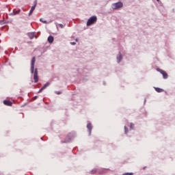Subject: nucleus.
I'll use <instances>...</instances> for the list:
<instances>
[{
	"label": "nucleus",
	"mask_w": 175,
	"mask_h": 175,
	"mask_svg": "<svg viewBox=\"0 0 175 175\" xmlns=\"http://www.w3.org/2000/svg\"><path fill=\"white\" fill-rule=\"evenodd\" d=\"M157 70L163 75V79H167V73L165 71L161 68H157Z\"/></svg>",
	"instance_id": "20e7f679"
},
{
	"label": "nucleus",
	"mask_w": 175,
	"mask_h": 175,
	"mask_svg": "<svg viewBox=\"0 0 175 175\" xmlns=\"http://www.w3.org/2000/svg\"><path fill=\"white\" fill-rule=\"evenodd\" d=\"M37 98H38V96H35V97H34V99H36Z\"/></svg>",
	"instance_id": "5701e85b"
},
{
	"label": "nucleus",
	"mask_w": 175,
	"mask_h": 175,
	"mask_svg": "<svg viewBox=\"0 0 175 175\" xmlns=\"http://www.w3.org/2000/svg\"><path fill=\"white\" fill-rule=\"evenodd\" d=\"M124 133H128V128L126 126H124Z\"/></svg>",
	"instance_id": "2eb2a0df"
},
{
	"label": "nucleus",
	"mask_w": 175,
	"mask_h": 175,
	"mask_svg": "<svg viewBox=\"0 0 175 175\" xmlns=\"http://www.w3.org/2000/svg\"><path fill=\"white\" fill-rule=\"evenodd\" d=\"M155 91H157V92H163V89L159 88H154Z\"/></svg>",
	"instance_id": "9b49d317"
},
{
	"label": "nucleus",
	"mask_w": 175,
	"mask_h": 175,
	"mask_svg": "<svg viewBox=\"0 0 175 175\" xmlns=\"http://www.w3.org/2000/svg\"><path fill=\"white\" fill-rule=\"evenodd\" d=\"M35 62H36V57H33L31 62V72L33 73L34 83H38L39 81V76H38V68L35 69Z\"/></svg>",
	"instance_id": "f257e3e1"
},
{
	"label": "nucleus",
	"mask_w": 175,
	"mask_h": 175,
	"mask_svg": "<svg viewBox=\"0 0 175 175\" xmlns=\"http://www.w3.org/2000/svg\"><path fill=\"white\" fill-rule=\"evenodd\" d=\"M3 103H4V105H5V106H12V105H13V103H12V101H10V100H5L3 101Z\"/></svg>",
	"instance_id": "423d86ee"
},
{
	"label": "nucleus",
	"mask_w": 175,
	"mask_h": 175,
	"mask_svg": "<svg viewBox=\"0 0 175 175\" xmlns=\"http://www.w3.org/2000/svg\"><path fill=\"white\" fill-rule=\"evenodd\" d=\"M157 2H159V0H157Z\"/></svg>",
	"instance_id": "b1692460"
},
{
	"label": "nucleus",
	"mask_w": 175,
	"mask_h": 175,
	"mask_svg": "<svg viewBox=\"0 0 175 175\" xmlns=\"http://www.w3.org/2000/svg\"><path fill=\"white\" fill-rule=\"evenodd\" d=\"M40 21H42V23H43L44 24H46L47 23L46 21H42V19H40Z\"/></svg>",
	"instance_id": "f3484780"
},
{
	"label": "nucleus",
	"mask_w": 175,
	"mask_h": 175,
	"mask_svg": "<svg viewBox=\"0 0 175 175\" xmlns=\"http://www.w3.org/2000/svg\"><path fill=\"white\" fill-rule=\"evenodd\" d=\"M118 63L120 64L121 62V59H122V55H120L118 57Z\"/></svg>",
	"instance_id": "ddd939ff"
},
{
	"label": "nucleus",
	"mask_w": 175,
	"mask_h": 175,
	"mask_svg": "<svg viewBox=\"0 0 175 175\" xmlns=\"http://www.w3.org/2000/svg\"><path fill=\"white\" fill-rule=\"evenodd\" d=\"M48 42L49 43H53L54 42V37L50 36L49 37H48Z\"/></svg>",
	"instance_id": "1a4fd4ad"
},
{
	"label": "nucleus",
	"mask_w": 175,
	"mask_h": 175,
	"mask_svg": "<svg viewBox=\"0 0 175 175\" xmlns=\"http://www.w3.org/2000/svg\"><path fill=\"white\" fill-rule=\"evenodd\" d=\"M122 175H133V173H132V172H126V173L123 174Z\"/></svg>",
	"instance_id": "4468645a"
},
{
	"label": "nucleus",
	"mask_w": 175,
	"mask_h": 175,
	"mask_svg": "<svg viewBox=\"0 0 175 175\" xmlns=\"http://www.w3.org/2000/svg\"><path fill=\"white\" fill-rule=\"evenodd\" d=\"M70 44H72V46H75V44H76V42H70Z\"/></svg>",
	"instance_id": "6ab92c4d"
},
{
	"label": "nucleus",
	"mask_w": 175,
	"mask_h": 175,
	"mask_svg": "<svg viewBox=\"0 0 175 175\" xmlns=\"http://www.w3.org/2000/svg\"><path fill=\"white\" fill-rule=\"evenodd\" d=\"M87 128L89 130L90 133H91V131H92V124H91V123H88Z\"/></svg>",
	"instance_id": "6e6552de"
},
{
	"label": "nucleus",
	"mask_w": 175,
	"mask_h": 175,
	"mask_svg": "<svg viewBox=\"0 0 175 175\" xmlns=\"http://www.w3.org/2000/svg\"><path fill=\"white\" fill-rule=\"evenodd\" d=\"M92 174H95V173H96V170H93L91 172Z\"/></svg>",
	"instance_id": "dca6fc26"
},
{
	"label": "nucleus",
	"mask_w": 175,
	"mask_h": 175,
	"mask_svg": "<svg viewBox=\"0 0 175 175\" xmlns=\"http://www.w3.org/2000/svg\"><path fill=\"white\" fill-rule=\"evenodd\" d=\"M20 12H21V10H18L17 11H13L12 13H11V16H16V14H20Z\"/></svg>",
	"instance_id": "0eeeda50"
},
{
	"label": "nucleus",
	"mask_w": 175,
	"mask_h": 175,
	"mask_svg": "<svg viewBox=\"0 0 175 175\" xmlns=\"http://www.w3.org/2000/svg\"><path fill=\"white\" fill-rule=\"evenodd\" d=\"M42 91H43V89H42V88H41V89L38 91V93L40 94V92H42Z\"/></svg>",
	"instance_id": "aec40b11"
},
{
	"label": "nucleus",
	"mask_w": 175,
	"mask_h": 175,
	"mask_svg": "<svg viewBox=\"0 0 175 175\" xmlns=\"http://www.w3.org/2000/svg\"><path fill=\"white\" fill-rule=\"evenodd\" d=\"M97 20H98V18H96V16H95L90 17L87 22L88 27H90V25H92V24H95Z\"/></svg>",
	"instance_id": "f03ea898"
},
{
	"label": "nucleus",
	"mask_w": 175,
	"mask_h": 175,
	"mask_svg": "<svg viewBox=\"0 0 175 175\" xmlns=\"http://www.w3.org/2000/svg\"><path fill=\"white\" fill-rule=\"evenodd\" d=\"M36 5L37 3L36 1L34 2V5L31 7L29 13V16H31L32 14V13H33V11L35 10V8H36Z\"/></svg>",
	"instance_id": "39448f33"
},
{
	"label": "nucleus",
	"mask_w": 175,
	"mask_h": 175,
	"mask_svg": "<svg viewBox=\"0 0 175 175\" xmlns=\"http://www.w3.org/2000/svg\"><path fill=\"white\" fill-rule=\"evenodd\" d=\"M123 4L122 2H118V3H115L112 5V8L113 9H120L121 8H122Z\"/></svg>",
	"instance_id": "7ed1b4c3"
},
{
	"label": "nucleus",
	"mask_w": 175,
	"mask_h": 175,
	"mask_svg": "<svg viewBox=\"0 0 175 175\" xmlns=\"http://www.w3.org/2000/svg\"><path fill=\"white\" fill-rule=\"evenodd\" d=\"M49 85H50V82H47V83L42 88V90H46V88H47V87H49Z\"/></svg>",
	"instance_id": "f8f14e48"
},
{
	"label": "nucleus",
	"mask_w": 175,
	"mask_h": 175,
	"mask_svg": "<svg viewBox=\"0 0 175 175\" xmlns=\"http://www.w3.org/2000/svg\"><path fill=\"white\" fill-rule=\"evenodd\" d=\"M28 36H29V39H33V38H35V34L33 33H29L28 34Z\"/></svg>",
	"instance_id": "9d476101"
},
{
	"label": "nucleus",
	"mask_w": 175,
	"mask_h": 175,
	"mask_svg": "<svg viewBox=\"0 0 175 175\" xmlns=\"http://www.w3.org/2000/svg\"><path fill=\"white\" fill-rule=\"evenodd\" d=\"M133 126H134V124H133V123H131V126H130V128H131V129H133Z\"/></svg>",
	"instance_id": "a211bd4d"
},
{
	"label": "nucleus",
	"mask_w": 175,
	"mask_h": 175,
	"mask_svg": "<svg viewBox=\"0 0 175 175\" xmlns=\"http://www.w3.org/2000/svg\"><path fill=\"white\" fill-rule=\"evenodd\" d=\"M56 94H57V95H59V94H61V92H56Z\"/></svg>",
	"instance_id": "4be33fe9"
},
{
	"label": "nucleus",
	"mask_w": 175,
	"mask_h": 175,
	"mask_svg": "<svg viewBox=\"0 0 175 175\" xmlns=\"http://www.w3.org/2000/svg\"><path fill=\"white\" fill-rule=\"evenodd\" d=\"M59 27H62V28H64V25L59 24Z\"/></svg>",
	"instance_id": "412c9836"
}]
</instances>
